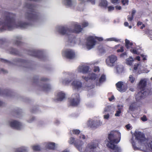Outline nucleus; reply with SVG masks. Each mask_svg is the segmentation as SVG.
Returning <instances> with one entry per match:
<instances>
[{"instance_id":"obj_1","label":"nucleus","mask_w":152,"mask_h":152,"mask_svg":"<svg viewBox=\"0 0 152 152\" xmlns=\"http://www.w3.org/2000/svg\"><path fill=\"white\" fill-rule=\"evenodd\" d=\"M4 21H0V32L5 30L10 31L15 28H26L31 25L30 23L22 21L16 22L15 21V15L12 13L6 12H5Z\"/></svg>"},{"instance_id":"obj_2","label":"nucleus","mask_w":152,"mask_h":152,"mask_svg":"<svg viewBox=\"0 0 152 152\" xmlns=\"http://www.w3.org/2000/svg\"><path fill=\"white\" fill-rule=\"evenodd\" d=\"M121 137V133L119 132L112 131L108 134V143L107 145L109 148L115 150L118 152H120V149L119 147L114 144H117L120 141Z\"/></svg>"},{"instance_id":"obj_3","label":"nucleus","mask_w":152,"mask_h":152,"mask_svg":"<svg viewBox=\"0 0 152 152\" xmlns=\"http://www.w3.org/2000/svg\"><path fill=\"white\" fill-rule=\"evenodd\" d=\"M25 7L29 10L26 13V18L30 21L38 22L40 20L41 16L40 13L36 10V6L33 4L26 3Z\"/></svg>"},{"instance_id":"obj_4","label":"nucleus","mask_w":152,"mask_h":152,"mask_svg":"<svg viewBox=\"0 0 152 152\" xmlns=\"http://www.w3.org/2000/svg\"><path fill=\"white\" fill-rule=\"evenodd\" d=\"M72 26L75 28L72 30L67 27L63 26L61 27L59 30V34L62 35L68 36L69 40L70 39V38L73 40L75 38V37L72 34L79 33L82 31V28H81L80 25L77 24V23H74Z\"/></svg>"},{"instance_id":"obj_5","label":"nucleus","mask_w":152,"mask_h":152,"mask_svg":"<svg viewBox=\"0 0 152 152\" xmlns=\"http://www.w3.org/2000/svg\"><path fill=\"white\" fill-rule=\"evenodd\" d=\"M146 85L147 81L146 79H141L140 81L137 88L140 91L138 93L136 96L135 99L137 101H139L145 98L146 92L145 90Z\"/></svg>"},{"instance_id":"obj_6","label":"nucleus","mask_w":152,"mask_h":152,"mask_svg":"<svg viewBox=\"0 0 152 152\" xmlns=\"http://www.w3.org/2000/svg\"><path fill=\"white\" fill-rule=\"evenodd\" d=\"M68 142L70 144H74L75 147L79 151H82L83 145V141L78 140H75V138L71 137Z\"/></svg>"},{"instance_id":"obj_7","label":"nucleus","mask_w":152,"mask_h":152,"mask_svg":"<svg viewBox=\"0 0 152 152\" xmlns=\"http://www.w3.org/2000/svg\"><path fill=\"white\" fill-rule=\"evenodd\" d=\"M116 88L119 91L124 92L126 91L128 88V85L127 83L120 81L115 84Z\"/></svg>"},{"instance_id":"obj_8","label":"nucleus","mask_w":152,"mask_h":152,"mask_svg":"<svg viewBox=\"0 0 152 152\" xmlns=\"http://www.w3.org/2000/svg\"><path fill=\"white\" fill-rule=\"evenodd\" d=\"M98 141L96 140H94L88 143L87 147L90 152H98L96 149L97 147H98Z\"/></svg>"},{"instance_id":"obj_9","label":"nucleus","mask_w":152,"mask_h":152,"mask_svg":"<svg viewBox=\"0 0 152 152\" xmlns=\"http://www.w3.org/2000/svg\"><path fill=\"white\" fill-rule=\"evenodd\" d=\"M96 41L94 37L91 36L88 37L87 39L86 47L88 50L93 48L96 45Z\"/></svg>"},{"instance_id":"obj_10","label":"nucleus","mask_w":152,"mask_h":152,"mask_svg":"<svg viewBox=\"0 0 152 152\" xmlns=\"http://www.w3.org/2000/svg\"><path fill=\"white\" fill-rule=\"evenodd\" d=\"M117 60V57L114 55H111L108 56L106 60L107 64L109 66H112Z\"/></svg>"},{"instance_id":"obj_11","label":"nucleus","mask_w":152,"mask_h":152,"mask_svg":"<svg viewBox=\"0 0 152 152\" xmlns=\"http://www.w3.org/2000/svg\"><path fill=\"white\" fill-rule=\"evenodd\" d=\"M73 98L71 99L69 101L70 105L72 106H77L79 103L80 99L79 94H75L72 95Z\"/></svg>"},{"instance_id":"obj_12","label":"nucleus","mask_w":152,"mask_h":152,"mask_svg":"<svg viewBox=\"0 0 152 152\" xmlns=\"http://www.w3.org/2000/svg\"><path fill=\"white\" fill-rule=\"evenodd\" d=\"M73 81L72 85L73 87L75 89H78L81 88L82 86V83L80 81L77 80H73V79L72 80H66V83H69Z\"/></svg>"},{"instance_id":"obj_13","label":"nucleus","mask_w":152,"mask_h":152,"mask_svg":"<svg viewBox=\"0 0 152 152\" xmlns=\"http://www.w3.org/2000/svg\"><path fill=\"white\" fill-rule=\"evenodd\" d=\"M64 55L66 58L70 59H74L75 56V51L70 49H67L65 51Z\"/></svg>"},{"instance_id":"obj_14","label":"nucleus","mask_w":152,"mask_h":152,"mask_svg":"<svg viewBox=\"0 0 152 152\" xmlns=\"http://www.w3.org/2000/svg\"><path fill=\"white\" fill-rule=\"evenodd\" d=\"M134 135L135 139L140 142L144 141L145 139L144 134L140 132H135Z\"/></svg>"},{"instance_id":"obj_15","label":"nucleus","mask_w":152,"mask_h":152,"mask_svg":"<svg viewBox=\"0 0 152 152\" xmlns=\"http://www.w3.org/2000/svg\"><path fill=\"white\" fill-rule=\"evenodd\" d=\"M10 125L12 128L18 130L20 129L22 127L21 123L16 121L11 122L10 123Z\"/></svg>"},{"instance_id":"obj_16","label":"nucleus","mask_w":152,"mask_h":152,"mask_svg":"<svg viewBox=\"0 0 152 152\" xmlns=\"http://www.w3.org/2000/svg\"><path fill=\"white\" fill-rule=\"evenodd\" d=\"M41 52L38 50H32L29 51L28 54L31 56L40 58L41 56Z\"/></svg>"},{"instance_id":"obj_17","label":"nucleus","mask_w":152,"mask_h":152,"mask_svg":"<svg viewBox=\"0 0 152 152\" xmlns=\"http://www.w3.org/2000/svg\"><path fill=\"white\" fill-rule=\"evenodd\" d=\"M13 92L10 90H2L0 88V95H4L6 96H11Z\"/></svg>"},{"instance_id":"obj_18","label":"nucleus","mask_w":152,"mask_h":152,"mask_svg":"<svg viewBox=\"0 0 152 152\" xmlns=\"http://www.w3.org/2000/svg\"><path fill=\"white\" fill-rule=\"evenodd\" d=\"M89 69V67L87 66L83 65L79 67V71L83 74L88 73Z\"/></svg>"},{"instance_id":"obj_19","label":"nucleus","mask_w":152,"mask_h":152,"mask_svg":"<svg viewBox=\"0 0 152 152\" xmlns=\"http://www.w3.org/2000/svg\"><path fill=\"white\" fill-rule=\"evenodd\" d=\"M45 148L49 150H55L56 148L55 143L53 142H48L46 143Z\"/></svg>"},{"instance_id":"obj_20","label":"nucleus","mask_w":152,"mask_h":152,"mask_svg":"<svg viewBox=\"0 0 152 152\" xmlns=\"http://www.w3.org/2000/svg\"><path fill=\"white\" fill-rule=\"evenodd\" d=\"M82 78L86 81H88L89 80H95L96 78V77L95 74L92 73L89 74L88 77L83 76Z\"/></svg>"},{"instance_id":"obj_21","label":"nucleus","mask_w":152,"mask_h":152,"mask_svg":"<svg viewBox=\"0 0 152 152\" xmlns=\"http://www.w3.org/2000/svg\"><path fill=\"white\" fill-rule=\"evenodd\" d=\"M57 101H62L65 98V94L61 91L57 93Z\"/></svg>"},{"instance_id":"obj_22","label":"nucleus","mask_w":152,"mask_h":152,"mask_svg":"<svg viewBox=\"0 0 152 152\" xmlns=\"http://www.w3.org/2000/svg\"><path fill=\"white\" fill-rule=\"evenodd\" d=\"M42 90L45 92H47L51 89V87L49 84L44 83L42 86Z\"/></svg>"},{"instance_id":"obj_23","label":"nucleus","mask_w":152,"mask_h":152,"mask_svg":"<svg viewBox=\"0 0 152 152\" xmlns=\"http://www.w3.org/2000/svg\"><path fill=\"white\" fill-rule=\"evenodd\" d=\"M21 39V37H16V40L14 42L15 44L18 46L21 45L22 43L20 41Z\"/></svg>"},{"instance_id":"obj_24","label":"nucleus","mask_w":152,"mask_h":152,"mask_svg":"<svg viewBox=\"0 0 152 152\" xmlns=\"http://www.w3.org/2000/svg\"><path fill=\"white\" fill-rule=\"evenodd\" d=\"M100 122L99 121H93L91 122L90 126L92 128H97L100 125Z\"/></svg>"},{"instance_id":"obj_25","label":"nucleus","mask_w":152,"mask_h":152,"mask_svg":"<svg viewBox=\"0 0 152 152\" xmlns=\"http://www.w3.org/2000/svg\"><path fill=\"white\" fill-rule=\"evenodd\" d=\"M125 46L127 49H129L131 48V46L133 45L132 42H130V41L127 39H125Z\"/></svg>"},{"instance_id":"obj_26","label":"nucleus","mask_w":152,"mask_h":152,"mask_svg":"<svg viewBox=\"0 0 152 152\" xmlns=\"http://www.w3.org/2000/svg\"><path fill=\"white\" fill-rule=\"evenodd\" d=\"M10 53L13 55H19V52L15 49L12 48H10L9 50Z\"/></svg>"},{"instance_id":"obj_27","label":"nucleus","mask_w":152,"mask_h":152,"mask_svg":"<svg viewBox=\"0 0 152 152\" xmlns=\"http://www.w3.org/2000/svg\"><path fill=\"white\" fill-rule=\"evenodd\" d=\"M108 5L107 1L106 0H101L99 5L100 7L106 8Z\"/></svg>"},{"instance_id":"obj_28","label":"nucleus","mask_w":152,"mask_h":152,"mask_svg":"<svg viewBox=\"0 0 152 152\" xmlns=\"http://www.w3.org/2000/svg\"><path fill=\"white\" fill-rule=\"evenodd\" d=\"M137 105L136 103V102H133L130 105L129 109L132 111H134Z\"/></svg>"},{"instance_id":"obj_29","label":"nucleus","mask_w":152,"mask_h":152,"mask_svg":"<svg viewBox=\"0 0 152 152\" xmlns=\"http://www.w3.org/2000/svg\"><path fill=\"white\" fill-rule=\"evenodd\" d=\"M14 61L16 63H19L21 64H27V61L26 60L21 59H16Z\"/></svg>"},{"instance_id":"obj_30","label":"nucleus","mask_w":152,"mask_h":152,"mask_svg":"<svg viewBox=\"0 0 152 152\" xmlns=\"http://www.w3.org/2000/svg\"><path fill=\"white\" fill-rule=\"evenodd\" d=\"M70 133L71 135L75 134V135H78L79 134L80 132V130L77 129H74L70 131Z\"/></svg>"},{"instance_id":"obj_31","label":"nucleus","mask_w":152,"mask_h":152,"mask_svg":"<svg viewBox=\"0 0 152 152\" xmlns=\"http://www.w3.org/2000/svg\"><path fill=\"white\" fill-rule=\"evenodd\" d=\"M134 61L133 58L131 57H130L129 58H127L126 60V63L127 65H131L132 64L133 62Z\"/></svg>"},{"instance_id":"obj_32","label":"nucleus","mask_w":152,"mask_h":152,"mask_svg":"<svg viewBox=\"0 0 152 152\" xmlns=\"http://www.w3.org/2000/svg\"><path fill=\"white\" fill-rule=\"evenodd\" d=\"M15 152H27V151L26 148L22 147L17 149Z\"/></svg>"},{"instance_id":"obj_33","label":"nucleus","mask_w":152,"mask_h":152,"mask_svg":"<svg viewBox=\"0 0 152 152\" xmlns=\"http://www.w3.org/2000/svg\"><path fill=\"white\" fill-rule=\"evenodd\" d=\"M65 4L68 7H70L72 5L71 0H64Z\"/></svg>"},{"instance_id":"obj_34","label":"nucleus","mask_w":152,"mask_h":152,"mask_svg":"<svg viewBox=\"0 0 152 152\" xmlns=\"http://www.w3.org/2000/svg\"><path fill=\"white\" fill-rule=\"evenodd\" d=\"M106 80V77L105 75L104 74L102 75L99 79V82L101 83L105 81Z\"/></svg>"},{"instance_id":"obj_35","label":"nucleus","mask_w":152,"mask_h":152,"mask_svg":"<svg viewBox=\"0 0 152 152\" xmlns=\"http://www.w3.org/2000/svg\"><path fill=\"white\" fill-rule=\"evenodd\" d=\"M32 149L34 151H39L40 150V147L38 145L33 146Z\"/></svg>"},{"instance_id":"obj_36","label":"nucleus","mask_w":152,"mask_h":152,"mask_svg":"<svg viewBox=\"0 0 152 152\" xmlns=\"http://www.w3.org/2000/svg\"><path fill=\"white\" fill-rule=\"evenodd\" d=\"M129 81L132 83H133L134 82L135 80V78L132 75H130L129 76Z\"/></svg>"},{"instance_id":"obj_37","label":"nucleus","mask_w":152,"mask_h":152,"mask_svg":"<svg viewBox=\"0 0 152 152\" xmlns=\"http://www.w3.org/2000/svg\"><path fill=\"white\" fill-rule=\"evenodd\" d=\"M38 76H36L33 78L32 81L34 83H38Z\"/></svg>"},{"instance_id":"obj_38","label":"nucleus","mask_w":152,"mask_h":152,"mask_svg":"<svg viewBox=\"0 0 152 152\" xmlns=\"http://www.w3.org/2000/svg\"><path fill=\"white\" fill-rule=\"evenodd\" d=\"M121 113V108H118V110L116 111V113L115 114L116 116H119Z\"/></svg>"},{"instance_id":"obj_39","label":"nucleus","mask_w":152,"mask_h":152,"mask_svg":"<svg viewBox=\"0 0 152 152\" xmlns=\"http://www.w3.org/2000/svg\"><path fill=\"white\" fill-rule=\"evenodd\" d=\"M121 2L123 5H128L129 4L128 0H121Z\"/></svg>"},{"instance_id":"obj_40","label":"nucleus","mask_w":152,"mask_h":152,"mask_svg":"<svg viewBox=\"0 0 152 152\" xmlns=\"http://www.w3.org/2000/svg\"><path fill=\"white\" fill-rule=\"evenodd\" d=\"M109 39L110 41H114L116 42H118L120 41L119 39H117L116 38H114V37H113V38H109Z\"/></svg>"},{"instance_id":"obj_41","label":"nucleus","mask_w":152,"mask_h":152,"mask_svg":"<svg viewBox=\"0 0 152 152\" xmlns=\"http://www.w3.org/2000/svg\"><path fill=\"white\" fill-rule=\"evenodd\" d=\"M111 2L113 4H116L119 3V0H110Z\"/></svg>"},{"instance_id":"obj_42","label":"nucleus","mask_w":152,"mask_h":152,"mask_svg":"<svg viewBox=\"0 0 152 152\" xmlns=\"http://www.w3.org/2000/svg\"><path fill=\"white\" fill-rule=\"evenodd\" d=\"M0 61L2 62L7 64H10L11 63V62L10 61L2 58H0Z\"/></svg>"},{"instance_id":"obj_43","label":"nucleus","mask_w":152,"mask_h":152,"mask_svg":"<svg viewBox=\"0 0 152 152\" xmlns=\"http://www.w3.org/2000/svg\"><path fill=\"white\" fill-rule=\"evenodd\" d=\"M124 51V47L123 46H121L120 47V49L117 50L116 51L117 53L122 52Z\"/></svg>"},{"instance_id":"obj_44","label":"nucleus","mask_w":152,"mask_h":152,"mask_svg":"<svg viewBox=\"0 0 152 152\" xmlns=\"http://www.w3.org/2000/svg\"><path fill=\"white\" fill-rule=\"evenodd\" d=\"M141 120L143 121H147L148 119L145 115H143V116L141 118Z\"/></svg>"},{"instance_id":"obj_45","label":"nucleus","mask_w":152,"mask_h":152,"mask_svg":"<svg viewBox=\"0 0 152 152\" xmlns=\"http://www.w3.org/2000/svg\"><path fill=\"white\" fill-rule=\"evenodd\" d=\"M133 18L134 17L132 16V15L131 16H130L129 15L127 16V19L128 21H132L133 20Z\"/></svg>"},{"instance_id":"obj_46","label":"nucleus","mask_w":152,"mask_h":152,"mask_svg":"<svg viewBox=\"0 0 152 152\" xmlns=\"http://www.w3.org/2000/svg\"><path fill=\"white\" fill-rule=\"evenodd\" d=\"M79 138L80 139H83L84 140L86 139V137L84 134H80L79 136Z\"/></svg>"},{"instance_id":"obj_47","label":"nucleus","mask_w":152,"mask_h":152,"mask_svg":"<svg viewBox=\"0 0 152 152\" xmlns=\"http://www.w3.org/2000/svg\"><path fill=\"white\" fill-rule=\"evenodd\" d=\"M6 42V39H0V45H2Z\"/></svg>"},{"instance_id":"obj_48","label":"nucleus","mask_w":152,"mask_h":152,"mask_svg":"<svg viewBox=\"0 0 152 152\" xmlns=\"http://www.w3.org/2000/svg\"><path fill=\"white\" fill-rule=\"evenodd\" d=\"M108 11H110L111 10H113L114 9V7L112 6H109L108 7Z\"/></svg>"},{"instance_id":"obj_49","label":"nucleus","mask_w":152,"mask_h":152,"mask_svg":"<svg viewBox=\"0 0 152 152\" xmlns=\"http://www.w3.org/2000/svg\"><path fill=\"white\" fill-rule=\"evenodd\" d=\"M130 52L134 54H137V50L136 49H131Z\"/></svg>"},{"instance_id":"obj_50","label":"nucleus","mask_w":152,"mask_h":152,"mask_svg":"<svg viewBox=\"0 0 152 152\" xmlns=\"http://www.w3.org/2000/svg\"><path fill=\"white\" fill-rule=\"evenodd\" d=\"M88 23L87 22H84L82 24V26L83 27H85L88 26Z\"/></svg>"},{"instance_id":"obj_51","label":"nucleus","mask_w":152,"mask_h":152,"mask_svg":"<svg viewBox=\"0 0 152 152\" xmlns=\"http://www.w3.org/2000/svg\"><path fill=\"white\" fill-rule=\"evenodd\" d=\"M0 71L1 73L3 74H5L7 73V71L6 70H4L3 69H0Z\"/></svg>"},{"instance_id":"obj_52","label":"nucleus","mask_w":152,"mask_h":152,"mask_svg":"<svg viewBox=\"0 0 152 152\" xmlns=\"http://www.w3.org/2000/svg\"><path fill=\"white\" fill-rule=\"evenodd\" d=\"M141 57L142 58V60L143 61H145L147 60L146 57V56H145L143 54H141Z\"/></svg>"},{"instance_id":"obj_53","label":"nucleus","mask_w":152,"mask_h":152,"mask_svg":"<svg viewBox=\"0 0 152 152\" xmlns=\"http://www.w3.org/2000/svg\"><path fill=\"white\" fill-rule=\"evenodd\" d=\"M94 38L95 40L96 39L99 41H101L103 40V39L101 37H95Z\"/></svg>"},{"instance_id":"obj_54","label":"nucleus","mask_w":152,"mask_h":152,"mask_svg":"<svg viewBox=\"0 0 152 152\" xmlns=\"http://www.w3.org/2000/svg\"><path fill=\"white\" fill-rule=\"evenodd\" d=\"M49 79L47 78L42 77L41 79V81L42 82H46Z\"/></svg>"},{"instance_id":"obj_55","label":"nucleus","mask_w":152,"mask_h":152,"mask_svg":"<svg viewBox=\"0 0 152 152\" xmlns=\"http://www.w3.org/2000/svg\"><path fill=\"white\" fill-rule=\"evenodd\" d=\"M99 69L98 67H96L94 68V71L95 72H99Z\"/></svg>"},{"instance_id":"obj_56","label":"nucleus","mask_w":152,"mask_h":152,"mask_svg":"<svg viewBox=\"0 0 152 152\" xmlns=\"http://www.w3.org/2000/svg\"><path fill=\"white\" fill-rule=\"evenodd\" d=\"M148 146L152 150V140H151V141L149 142L148 145Z\"/></svg>"},{"instance_id":"obj_57","label":"nucleus","mask_w":152,"mask_h":152,"mask_svg":"<svg viewBox=\"0 0 152 152\" xmlns=\"http://www.w3.org/2000/svg\"><path fill=\"white\" fill-rule=\"evenodd\" d=\"M139 66V64H137L136 65L135 64L134 66V70H136L137 69L138 66Z\"/></svg>"},{"instance_id":"obj_58","label":"nucleus","mask_w":152,"mask_h":152,"mask_svg":"<svg viewBox=\"0 0 152 152\" xmlns=\"http://www.w3.org/2000/svg\"><path fill=\"white\" fill-rule=\"evenodd\" d=\"M132 144V146H133V148H134V150H136V149H137V148L136 147V146H135V142H133Z\"/></svg>"},{"instance_id":"obj_59","label":"nucleus","mask_w":152,"mask_h":152,"mask_svg":"<svg viewBox=\"0 0 152 152\" xmlns=\"http://www.w3.org/2000/svg\"><path fill=\"white\" fill-rule=\"evenodd\" d=\"M109 117V114H107L106 115H104V118L105 119H108Z\"/></svg>"},{"instance_id":"obj_60","label":"nucleus","mask_w":152,"mask_h":152,"mask_svg":"<svg viewBox=\"0 0 152 152\" xmlns=\"http://www.w3.org/2000/svg\"><path fill=\"white\" fill-rule=\"evenodd\" d=\"M88 1L90 2L91 3L93 4H95V0H87Z\"/></svg>"},{"instance_id":"obj_61","label":"nucleus","mask_w":152,"mask_h":152,"mask_svg":"<svg viewBox=\"0 0 152 152\" xmlns=\"http://www.w3.org/2000/svg\"><path fill=\"white\" fill-rule=\"evenodd\" d=\"M126 127L127 129H130L131 126L129 124H128L126 126Z\"/></svg>"},{"instance_id":"obj_62","label":"nucleus","mask_w":152,"mask_h":152,"mask_svg":"<svg viewBox=\"0 0 152 152\" xmlns=\"http://www.w3.org/2000/svg\"><path fill=\"white\" fill-rule=\"evenodd\" d=\"M114 98H115L114 96L112 95V96H111V97L110 98H109V100L110 101H111L113 100L114 99Z\"/></svg>"},{"instance_id":"obj_63","label":"nucleus","mask_w":152,"mask_h":152,"mask_svg":"<svg viewBox=\"0 0 152 152\" xmlns=\"http://www.w3.org/2000/svg\"><path fill=\"white\" fill-rule=\"evenodd\" d=\"M126 54H127L126 52H124V53L121 54L120 55V57H123L125 56L126 55Z\"/></svg>"},{"instance_id":"obj_64","label":"nucleus","mask_w":152,"mask_h":152,"mask_svg":"<svg viewBox=\"0 0 152 152\" xmlns=\"http://www.w3.org/2000/svg\"><path fill=\"white\" fill-rule=\"evenodd\" d=\"M115 9L117 10H120L121 9V7L120 6H117L115 7Z\"/></svg>"}]
</instances>
